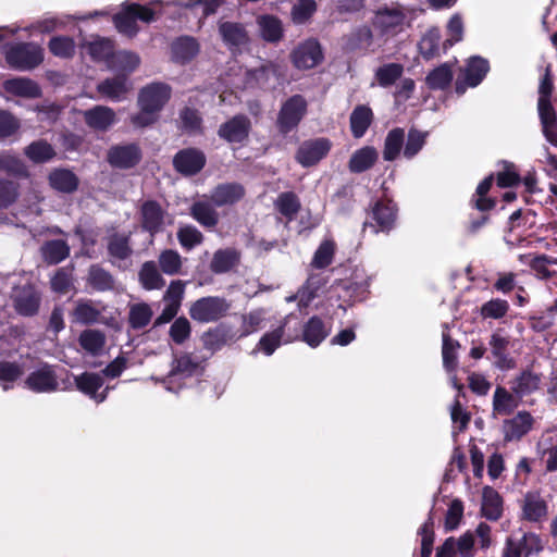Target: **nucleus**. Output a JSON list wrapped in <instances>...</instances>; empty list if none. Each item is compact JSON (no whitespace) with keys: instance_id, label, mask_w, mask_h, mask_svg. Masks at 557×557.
I'll return each instance as SVG.
<instances>
[{"instance_id":"36","label":"nucleus","mask_w":557,"mask_h":557,"mask_svg":"<svg viewBox=\"0 0 557 557\" xmlns=\"http://www.w3.org/2000/svg\"><path fill=\"white\" fill-rule=\"evenodd\" d=\"M481 511L488 520H497L502 516V498L499 494L490 486L483 488Z\"/></svg>"},{"instance_id":"32","label":"nucleus","mask_w":557,"mask_h":557,"mask_svg":"<svg viewBox=\"0 0 557 557\" xmlns=\"http://www.w3.org/2000/svg\"><path fill=\"white\" fill-rule=\"evenodd\" d=\"M547 504L537 493H528L523 499L522 515L525 520L539 522L547 516Z\"/></svg>"},{"instance_id":"33","label":"nucleus","mask_w":557,"mask_h":557,"mask_svg":"<svg viewBox=\"0 0 557 557\" xmlns=\"http://www.w3.org/2000/svg\"><path fill=\"white\" fill-rule=\"evenodd\" d=\"M260 36L268 42H277L283 38L284 29L280 18L273 15H261L257 18Z\"/></svg>"},{"instance_id":"51","label":"nucleus","mask_w":557,"mask_h":557,"mask_svg":"<svg viewBox=\"0 0 557 557\" xmlns=\"http://www.w3.org/2000/svg\"><path fill=\"white\" fill-rule=\"evenodd\" d=\"M274 205L278 212L289 221L295 218L296 213L300 209L299 198L292 191L280 194Z\"/></svg>"},{"instance_id":"12","label":"nucleus","mask_w":557,"mask_h":557,"mask_svg":"<svg viewBox=\"0 0 557 557\" xmlns=\"http://www.w3.org/2000/svg\"><path fill=\"white\" fill-rule=\"evenodd\" d=\"M542 549L541 537L534 533H525L520 539L510 537L507 540L503 557H529Z\"/></svg>"},{"instance_id":"23","label":"nucleus","mask_w":557,"mask_h":557,"mask_svg":"<svg viewBox=\"0 0 557 557\" xmlns=\"http://www.w3.org/2000/svg\"><path fill=\"white\" fill-rule=\"evenodd\" d=\"M371 216L377 226V228L374 230L375 233L380 231L388 232L394 227L396 222V205L391 200H380L374 205Z\"/></svg>"},{"instance_id":"56","label":"nucleus","mask_w":557,"mask_h":557,"mask_svg":"<svg viewBox=\"0 0 557 557\" xmlns=\"http://www.w3.org/2000/svg\"><path fill=\"white\" fill-rule=\"evenodd\" d=\"M152 310L148 304H134L129 308L128 321L133 329H143L149 324Z\"/></svg>"},{"instance_id":"14","label":"nucleus","mask_w":557,"mask_h":557,"mask_svg":"<svg viewBox=\"0 0 557 557\" xmlns=\"http://www.w3.org/2000/svg\"><path fill=\"white\" fill-rule=\"evenodd\" d=\"M332 147L327 138H315L304 141L296 153V160L302 166H311L323 159Z\"/></svg>"},{"instance_id":"50","label":"nucleus","mask_w":557,"mask_h":557,"mask_svg":"<svg viewBox=\"0 0 557 557\" xmlns=\"http://www.w3.org/2000/svg\"><path fill=\"white\" fill-rule=\"evenodd\" d=\"M88 53L95 61L106 62L109 66V61L115 54L113 41L107 38H98L89 42Z\"/></svg>"},{"instance_id":"24","label":"nucleus","mask_w":557,"mask_h":557,"mask_svg":"<svg viewBox=\"0 0 557 557\" xmlns=\"http://www.w3.org/2000/svg\"><path fill=\"white\" fill-rule=\"evenodd\" d=\"M85 123L95 131H107L116 121L115 112L106 106H96L83 113Z\"/></svg>"},{"instance_id":"44","label":"nucleus","mask_w":557,"mask_h":557,"mask_svg":"<svg viewBox=\"0 0 557 557\" xmlns=\"http://www.w3.org/2000/svg\"><path fill=\"white\" fill-rule=\"evenodd\" d=\"M45 261L50 264H57L63 261L70 255V247L64 240L54 239L47 242L41 247Z\"/></svg>"},{"instance_id":"17","label":"nucleus","mask_w":557,"mask_h":557,"mask_svg":"<svg viewBox=\"0 0 557 557\" xmlns=\"http://www.w3.org/2000/svg\"><path fill=\"white\" fill-rule=\"evenodd\" d=\"M249 83L263 88H274L284 76V67L274 62H265L261 66L247 71Z\"/></svg>"},{"instance_id":"4","label":"nucleus","mask_w":557,"mask_h":557,"mask_svg":"<svg viewBox=\"0 0 557 557\" xmlns=\"http://www.w3.org/2000/svg\"><path fill=\"white\" fill-rule=\"evenodd\" d=\"M300 337L299 322L292 315H287L282 325L265 333L259 341L256 349L262 351L265 356H271L281 344L292 343Z\"/></svg>"},{"instance_id":"62","label":"nucleus","mask_w":557,"mask_h":557,"mask_svg":"<svg viewBox=\"0 0 557 557\" xmlns=\"http://www.w3.org/2000/svg\"><path fill=\"white\" fill-rule=\"evenodd\" d=\"M49 49L55 57L70 58L75 52V42L70 37L57 36L50 39Z\"/></svg>"},{"instance_id":"49","label":"nucleus","mask_w":557,"mask_h":557,"mask_svg":"<svg viewBox=\"0 0 557 557\" xmlns=\"http://www.w3.org/2000/svg\"><path fill=\"white\" fill-rule=\"evenodd\" d=\"M108 251L113 262L124 261L132 255V248L128 243V236L122 234H114L109 238Z\"/></svg>"},{"instance_id":"8","label":"nucleus","mask_w":557,"mask_h":557,"mask_svg":"<svg viewBox=\"0 0 557 557\" xmlns=\"http://www.w3.org/2000/svg\"><path fill=\"white\" fill-rule=\"evenodd\" d=\"M200 370L201 361L191 354L185 352L174 357L171 371L166 377L161 380L151 377V380L162 383L169 392H176L177 389L173 387V383L177 377H190L198 374Z\"/></svg>"},{"instance_id":"53","label":"nucleus","mask_w":557,"mask_h":557,"mask_svg":"<svg viewBox=\"0 0 557 557\" xmlns=\"http://www.w3.org/2000/svg\"><path fill=\"white\" fill-rule=\"evenodd\" d=\"M73 321L79 324H94L98 321L100 311L90 302L79 300L73 310Z\"/></svg>"},{"instance_id":"38","label":"nucleus","mask_w":557,"mask_h":557,"mask_svg":"<svg viewBox=\"0 0 557 557\" xmlns=\"http://www.w3.org/2000/svg\"><path fill=\"white\" fill-rule=\"evenodd\" d=\"M190 215L205 227H214L219 221V214L207 200H199L190 207Z\"/></svg>"},{"instance_id":"18","label":"nucleus","mask_w":557,"mask_h":557,"mask_svg":"<svg viewBox=\"0 0 557 557\" xmlns=\"http://www.w3.org/2000/svg\"><path fill=\"white\" fill-rule=\"evenodd\" d=\"M26 386L36 393H52L58 389L59 383L51 366L44 364L33 371L25 381Z\"/></svg>"},{"instance_id":"13","label":"nucleus","mask_w":557,"mask_h":557,"mask_svg":"<svg viewBox=\"0 0 557 557\" xmlns=\"http://www.w3.org/2000/svg\"><path fill=\"white\" fill-rule=\"evenodd\" d=\"M11 298L15 311L21 315L32 317L39 310L40 295L30 284L15 287L12 292Z\"/></svg>"},{"instance_id":"34","label":"nucleus","mask_w":557,"mask_h":557,"mask_svg":"<svg viewBox=\"0 0 557 557\" xmlns=\"http://www.w3.org/2000/svg\"><path fill=\"white\" fill-rule=\"evenodd\" d=\"M406 134L404 128L396 127L389 131L384 140L383 159L385 161L396 160L404 151Z\"/></svg>"},{"instance_id":"37","label":"nucleus","mask_w":557,"mask_h":557,"mask_svg":"<svg viewBox=\"0 0 557 557\" xmlns=\"http://www.w3.org/2000/svg\"><path fill=\"white\" fill-rule=\"evenodd\" d=\"M239 261V252L233 248L219 249L210 263L213 273L220 274L232 270Z\"/></svg>"},{"instance_id":"45","label":"nucleus","mask_w":557,"mask_h":557,"mask_svg":"<svg viewBox=\"0 0 557 557\" xmlns=\"http://www.w3.org/2000/svg\"><path fill=\"white\" fill-rule=\"evenodd\" d=\"M441 33L436 27L425 32L419 41V51L425 60L436 57L440 52Z\"/></svg>"},{"instance_id":"15","label":"nucleus","mask_w":557,"mask_h":557,"mask_svg":"<svg viewBox=\"0 0 557 557\" xmlns=\"http://www.w3.org/2000/svg\"><path fill=\"white\" fill-rule=\"evenodd\" d=\"M206 164L205 153L196 148H187L178 151L173 159V165L177 172L185 176L199 173Z\"/></svg>"},{"instance_id":"27","label":"nucleus","mask_w":557,"mask_h":557,"mask_svg":"<svg viewBox=\"0 0 557 557\" xmlns=\"http://www.w3.org/2000/svg\"><path fill=\"white\" fill-rule=\"evenodd\" d=\"M245 195L240 184L226 183L218 185L210 194V200L216 207L231 206L239 201Z\"/></svg>"},{"instance_id":"35","label":"nucleus","mask_w":557,"mask_h":557,"mask_svg":"<svg viewBox=\"0 0 557 557\" xmlns=\"http://www.w3.org/2000/svg\"><path fill=\"white\" fill-rule=\"evenodd\" d=\"M379 153L375 148L366 146L356 150L350 160L348 168L352 173H361L370 169L377 160Z\"/></svg>"},{"instance_id":"41","label":"nucleus","mask_w":557,"mask_h":557,"mask_svg":"<svg viewBox=\"0 0 557 557\" xmlns=\"http://www.w3.org/2000/svg\"><path fill=\"white\" fill-rule=\"evenodd\" d=\"M139 281L145 289H160L165 285V281L152 261H147L139 271Z\"/></svg>"},{"instance_id":"29","label":"nucleus","mask_w":557,"mask_h":557,"mask_svg":"<svg viewBox=\"0 0 557 557\" xmlns=\"http://www.w3.org/2000/svg\"><path fill=\"white\" fill-rule=\"evenodd\" d=\"M331 325L319 317H312L302 327L301 338L310 347H318L330 334Z\"/></svg>"},{"instance_id":"59","label":"nucleus","mask_w":557,"mask_h":557,"mask_svg":"<svg viewBox=\"0 0 557 557\" xmlns=\"http://www.w3.org/2000/svg\"><path fill=\"white\" fill-rule=\"evenodd\" d=\"M177 239L186 250H191L203 240L202 233L193 225L181 226L177 231Z\"/></svg>"},{"instance_id":"55","label":"nucleus","mask_w":557,"mask_h":557,"mask_svg":"<svg viewBox=\"0 0 557 557\" xmlns=\"http://www.w3.org/2000/svg\"><path fill=\"white\" fill-rule=\"evenodd\" d=\"M158 262L161 271L166 275L178 274L183 265L181 255L173 249L163 250L158 258Z\"/></svg>"},{"instance_id":"61","label":"nucleus","mask_w":557,"mask_h":557,"mask_svg":"<svg viewBox=\"0 0 557 557\" xmlns=\"http://www.w3.org/2000/svg\"><path fill=\"white\" fill-rule=\"evenodd\" d=\"M23 374V368L18 363L1 361L0 362V381L3 391L12 387V383Z\"/></svg>"},{"instance_id":"64","label":"nucleus","mask_w":557,"mask_h":557,"mask_svg":"<svg viewBox=\"0 0 557 557\" xmlns=\"http://www.w3.org/2000/svg\"><path fill=\"white\" fill-rule=\"evenodd\" d=\"M509 304L507 300L495 298L481 307V315L484 319H500L507 314Z\"/></svg>"},{"instance_id":"22","label":"nucleus","mask_w":557,"mask_h":557,"mask_svg":"<svg viewBox=\"0 0 557 557\" xmlns=\"http://www.w3.org/2000/svg\"><path fill=\"white\" fill-rule=\"evenodd\" d=\"M139 159V148L134 144L117 145L110 148L108 152V161L114 168H132L138 163Z\"/></svg>"},{"instance_id":"48","label":"nucleus","mask_w":557,"mask_h":557,"mask_svg":"<svg viewBox=\"0 0 557 557\" xmlns=\"http://www.w3.org/2000/svg\"><path fill=\"white\" fill-rule=\"evenodd\" d=\"M517 407L516 398L504 387L498 386L493 396L494 414L507 416Z\"/></svg>"},{"instance_id":"54","label":"nucleus","mask_w":557,"mask_h":557,"mask_svg":"<svg viewBox=\"0 0 557 557\" xmlns=\"http://www.w3.org/2000/svg\"><path fill=\"white\" fill-rule=\"evenodd\" d=\"M541 377L536 373L525 371L521 373L520 376H518L512 382V391L518 396H524L528 394H531L532 392L536 391L540 386Z\"/></svg>"},{"instance_id":"21","label":"nucleus","mask_w":557,"mask_h":557,"mask_svg":"<svg viewBox=\"0 0 557 557\" xmlns=\"http://www.w3.org/2000/svg\"><path fill=\"white\" fill-rule=\"evenodd\" d=\"M172 224L173 220L168 218L162 208L156 201H146L141 206V222L144 230L151 236L160 232L165 223Z\"/></svg>"},{"instance_id":"6","label":"nucleus","mask_w":557,"mask_h":557,"mask_svg":"<svg viewBox=\"0 0 557 557\" xmlns=\"http://www.w3.org/2000/svg\"><path fill=\"white\" fill-rule=\"evenodd\" d=\"M5 61L17 71H30L44 61V50L34 42L11 45L5 50Z\"/></svg>"},{"instance_id":"43","label":"nucleus","mask_w":557,"mask_h":557,"mask_svg":"<svg viewBox=\"0 0 557 557\" xmlns=\"http://www.w3.org/2000/svg\"><path fill=\"white\" fill-rule=\"evenodd\" d=\"M372 121V111L366 106H358L350 115L351 133L356 138L364 135Z\"/></svg>"},{"instance_id":"40","label":"nucleus","mask_w":557,"mask_h":557,"mask_svg":"<svg viewBox=\"0 0 557 557\" xmlns=\"http://www.w3.org/2000/svg\"><path fill=\"white\" fill-rule=\"evenodd\" d=\"M140 64V58L132 51H119L109 61V69L126 74L134 72Z\"/></svg>"},{"instance_id":"28","label":"nucleus","mask_w":557,"mask_h":557,"mask_svg":"<svg viewBox=\"0 0 557 557\" xmlns=\"http://www.w3.org/2000/svg\"><path fill=\"white\" fill-rule=\"evenodd\" d=\"M3 88L7 92L23 98H38L41 95L39 85L27 77H15L3 82Z\"/></svg>"},{"instance_id":"46","label":"nucleus","mask_w":557,"mask_h":557,"mask_svg":"<svg viewBox=\"0 0 557 557\" xmlns=\"http://www.w3.org/2000/svg\"><path fill=\"white\" fill-rule=\"evenodd\" d=\"M453 77L454 74L451 66L447 63H444L428 74L425 77V83L431 89H444L449 86Z\"/></svg>"},{"instance_id":"19","label":"nucleus","mask_w":557,"mask_h":557,"mask_svg":"<svg viewBox=\"0 0 557 557\" xmlns=\"http://www.w3.org/2000/svg\"><path fill=\"white\" fill-rule=\"evenodd\" d=\"M132 88V82L125 75H117L111 78H106L97 86L98 92L103 98H107L113 102H120L126 99Z\"/></svg>"},{"instance_id":"26","label":"nucleus","mask_w":557,"mask_h":557,"mask_svg":"<svg viewBox=\"0 0 557 557\" xmlns=\"http://www.w3.org/2000/svg\"><path fill=\"white\" fill-rule=\"evenodd\" d=\"M510 341L498 333H494L490 339L491 352L494 357V364L500 370L515 368V360L508 352Z\"/></svg>"},{"instance_id":"47","label":"nucleus","mask_w":557,"mask_h":557,"mask_svg":"<svg viewBox=\"0 0 557 557\" xmlns=\"http://www.w3.org/2000/svg\"><path fill=\"white\" fill-rule=\"evenodd\" d=\"M228 341V332L222 326L211 329L201 336L203 347L210 350L211 354L222 349Z\"/></svg>"},{"instance_id":"16","label":"nucleus","mask_w":557,"mask_h":557,"mask_svg":"<svg viewBox=\"0 0 557 557\" xmlns=\"http://www.w3.org/2000/svg\"><path fill=\"white\" fill-rule=\"evenodd\" d=\"M219 34L224 45L232 51H242L249 44V36L245 26L236 22H220Z\"/></svg>"},{"instance_id":"20","label":"nucleus","mask_w":557,"mask_h":557,"mask_svg":"<svg viewBox=\"0 0 557 557\" xmlns=\"http://www.w3.org/2000/svg\"><path fill=\"white\" fill-rule=\"evenodd\" d=\"M250 127V120L239 114L221 124L218 135L227 143H242L248 137Z\"/></svg>"},{"instance_id":"31","label":"nucleus","mask_w":557,"mask_h":557,"mask_svg":"<svg viewBox=\"0 0 557 557\" xmlns=\"http://www.w3.org/2000/svg\"><path fill=\"white\" fill-rule=\"evenodd\" d=\"M533 418L527 411H520L504 424L507 441H515L525 435L532 428Z\"/></svg>"},{"instance_id":"1","label":"nucleus","mask_w":557,"mask_h":557,"mask_svg":"<svg viewBox=\"0 0 557 557\" xmlns=\"http://www.w3.org/2000/svg\"><path fill=\"white\" fill-rule=\"evenodd\" d=\"M170 97L171 88L163 83H151L141 88L138 94L140 112L132 116L133 125L145 127L154 123Z\"/></svg>"},{"instance_id":"63","label":"nucleus","mask_w":557,"mask_h":557,"mask_svg":"<svg viewBox=\"0 0 557 557\" xmlns=\"http://www.w3.org/2000/svg\"><path fill=\"white\" fill-rule=\"evenodd\" d=\"M265 312L262 309L250 311L243 317L242 336H248L264 326Z\"/></svg>"},{"instance_id":"60","label":"nucleus","mask_w":557,"mask_h":557,"mask_svg":"<svg viewBox=\"0 0 557 557\" xmlns=\"http://www.w3.org/2000/svg\"><path fill=\"white\" fill-rule=\"evenodd\" d=\"M404 67L398 63H388L380 66L375 72L379 85L387 87L393 85L403 74Z\"/></svg>"},{"instance_id":"30","label":"nucleus","mask_w":557,"mask_h":557,"mask_svg":"<svg viewBox=\"0 0 557 557\" xmlns=\"http://www.w3.org/2000/svg\"><path fill=\"white\" fill-rule=\"evenodd\" d=\"M172 59L178 63H186L199 52L198 41L190 36L176 38L171 45Z\"/></svg>"},{"instance_id":"42","label":"nucleus","mask_w":557,"mask_h":557,"mask_svg":"<svg viewBox=\"0 0 557 557\" xmlns=\"http://www.w3.org/2000/svg\"><path fill=\"white\" fill-rule=\"evenodd\" d=\"M49 183L52 188L59 191L72 193L77 188L78 180L73 172L59 169L49 175Z\"/></svg>"},{"instance_id":"5","label":"nucleus","mask_w":557,"mask_h":557,"mask_svg":"<svg viewBox=\"0 0 557 557\" xmlns=\"http://www.w3.org/2000/svg\"><path fill=\"white\" fill-rule=\"evenodd\" d=\"M372 24L382 35L395 36L410 25V20L406 9L392 4L379 8Z\"/></svg>"},{"instance_id":"25","label":"nucleus","mask_w":557,"mask_h":557,"mask_svg":"<svg viewBox=\"0 0 557 557\" xmlns=\"http://www.w3.org/2000/svg\"><path fill=\"white\" fill-rule=\"evenodd\" d=\"M75 384L82 393L97 403H102L107 398L108 388L98 393L103 385V379L98 373L85 372L75 377Z\"/></svg>"},{"instance_id":"9","label":"nucleus","mask_w":557,"mask_h":557,"mask_svg":"<svg viewBox=\"0 0 557 557\" xmlns=\"http://www.w3.org/2000/svg\"><path fill=\"white\" fill-rule=\"evenodd\" d=\"M307 101L301 95H294L287 99L278 113L277 125L282 133L294 129L307 112Z\"/></svg>"},{"instance_id":"39","label":"nucleus","mask_w":557,"mask_h":557,"mask_svg":"<svg viewBox=\"0 0 557 557\" xmlns=\"http://www.w3.org/2000/svg\"><path fill=\"white\" fill-rule=\"evenodd\" d=\"M78 342L87 354L98 356L106 345V336L99 330L88 329L81 333Z\"/></svg>"},{"instance_id":"57","label":"nucleus","mask_w":557,"mask_h":557,"mask_svg":"<svg viewBox=\"0 0 557 557\" xmlns=\"http://www.w3.org/2000/svg\"><path fill=\"white\" fill-rule=\"evenodd\" d=\"M335 244L331 239L323 240L315 250L310 265L315 269H324L333 261Z\"/></svg>"},{"instance_id":"2","label":"nucleus","mask_w":557,"mask_h":557,"mask_svg":"<svg viewBox=\"0 0 557 557\" xmlns=\"http://www.w3.org/2000/svg\"><path fill=\"white\" fill-rule=\"evenodd\" d=\"M160 0H153L148 5L137 3L126 4L122 12L114 16V25L122 35L134 37L139 32L137 20L144 23L154 21L156 16L160 14Z\"/></svg>"},{"instance_id":"7","label":"nucleus","mask_w":557,"mask_h":557,"mask_svg":"<svg viewBox=\"0 0 557 557\" xmlns=\"http://www.w3.org/2000/svg\"><path fill=\"white\" fill-rule=\"evenodd\" d=\"M230 302L222 297L208 296L194 301L189 308V315L200 323L215 322L230 310Z\"/></svg>"},{"instance_id":"58","label":"nucleus","mask_w":557,"mask_h":557,"mask_svg":"<svg viewBox=\"0 0 557 557\" xmlns=\"http://www.w3.org/2000/svg\"><path fill=\"white\" fill-rule=\"evenodd\" d=\"M25 154L34 162L41 163L49 161L54 156L53 148L42 140L34 141L25 148Z\"/></svg>"},{"instance_id":"52","label":"nucleus","mask_w":557,"mask_h":557,"mask_svg":"<svg viewBox=\"0 0 557 557\" xmlns=\"http://www.w3.org/2000/svg\"><path fill=\"white\" fill-rule=\"evenodd\" d=\"M428 132H422L416 128H410L406 141L404 144L403 154L406 159L410 160L416 157L423 148L426 141Z\"/></svg>"},{"instance_id":"11","label":"nucleus","mask_w":557,"mask_h":557,"mask_svg":"<svg viewBox=\"0 0 557 557\" xmlns=\"http://www.w3.org/2000/svg\"><path fill=\"white\" fill-rule=\"evenodd\" d=\"M490 70L487 60L472 57L468 60L461 76L456 82V92L462 95L467 87H476L481 84Z\"/></svg>"},{"instance_id":"3","label":"nucleus","mask_w":557,"mask_h":557,"mask_svg":"<svg viewBox=\"0 0 557 557\" xmlns=\"http://www.w3.org/2000/svg\"><path fill=\"white\" fill-rule=\"evenodd\" d=\"M552 91L553 84L548 76H545L539 86L537 113L543 136L550 145L557 147V114L550 101Z\"/></svg>"},{"instance_id":"10","label":"nucleus","mask_w":557,"mask_h":557,"mask_svg":"<svg viewBox=\"0 0 557 557\" xmlns=\"http://www.w3.org/2000/svg\"><path fill=\"white\" fill-rule=\"evenodd\" d=\"M290 59L298 70H310L317 66L323 59L321 46L317 39L309 38L296 46L290 53Z\"/></svg>"}]
</instances>
